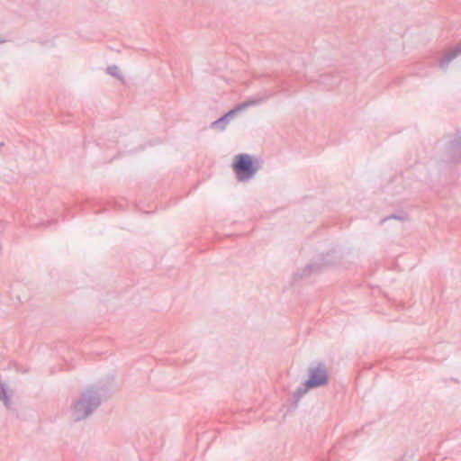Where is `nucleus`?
<instances>
[{
	"label": "nucleus",
	"instance_id": "f257e3e1",
	"mask_svg": "<svg viewBox=\"0 0 461 461\" xmlns=\"http://www.w3.org/2000/svg\"><path fill=\"white\" fill-rule=\"evenodd\" d=\"M101 391L95 386L84 390L70 405V413L76 421L89 417L102 403Z\"/></svg>",
	"mask_w": 461,
	"mask_h": 461
},
{
	"label": "nucleus",
	"instance_id": "f03ea898",
	"mask_svg": "<svg viewBox=\"0 0 461 461\" xmlns=\"http://www.w3.org/2000/svg\"><path fill=\"white\" fill-rule=\"evenodd\" d=\"M235 158L233 169L237 179L240 182H247L253 178L258 167L254 165L251 157L248 154H240Z\"/></svg>",
	"mask_w": 461,
	"mask_h": 461
},
{
	"label": "nucleus",
	"instance_id": "7ed1b4c3",
	"mask_svg": "<svg viewBox=\"0 0 461 461\" xmlns=\"http://www.w3.org/2000/svg\"><path fill=\"white\" fill-rule=\"evenodd\" d=\"M329 384V374L327 366L323 362L312 364L308 368L307 387H321Z\"/></svg>",
	"mask_w": 461,
	"mask_h": 461
},
{
	"label": "nucleus",
	"instance_id": "20e7f679",
	"mask_svg": "<svg viewBox=\"0 0 461 461\" xmlns=\"http://www.w3.org/2000/svg\"><path fill=\"white\" fill-rule=\"evenodd\" d=\"M444 161L447 163H458L461 161V136L456 137L448 142L444 149Z\"/></svg>",
	"mask_w": 461,
	"mask_h": 461
},
{
	"label": "nucleus",
	"instance_id": "39448f33",
	"mask_svg": "<svg viewBox=\"0 0 461 461\" xmlns=\"http://www.w3.org/2000/svg\"><path fill=\"white\" fill-rule=\"evenodd\" d=\"M233 112H228L226 113L223 116H221V118L213 121L212 122H211L210 124V127L211 129H213V130H216V131H223L227 125L229 124V122H230V120L233 118Z\"/></svg>",
	"mask_w": 461,
	"mask_h": 461
},
{
	"label": "nucleus",
	"instance_id": "423d86ee",
	"mask_svg": "<svg viewBox=\"0 0 461 461\" xmlns=\"http://www.w3.org/2000/svg\"><path fill=\"white\" fill-rule=\"evenodd\" d=\"M461 54V45H457L449 51H447L440 59L439 67L445 68L447 65L457 56Z\"/></svg>",
	"mask_w": 461,
	"mask_h": 461
},
{
	"label": "nucleus",
	"instance_id": "0eeeda50",
	"mask_svg": "<svg viewBox=\"0 0 461 461\" xmlns=\"http://www.w3.org/2000/svg\"><path fill=\"white\" fill-rule=\"evenodd\" d=\"M461 54V45H457L449 51H447L440 59L439 67L445 68L447 65L457 56Z\"/></svg>",
	"mask_w": 461,
	"mask_h": 461
},
{
	"label": "nucleus",
	"instance_id": "6e6552de",
	"mask_svg": "<svg viewBox=\"0 0 461 461\" xmlns=\"http://www.w3.org/2000/svg\"><path fill=\"white\" fill-rule=\"evenodd\" d=\"M274 95L270 92H264L262 94L257 95L256 96L249 98L247 101L248 106H256L258 105L267 100H268L270 97H272Z\"/></svg>",
	"mask_w": 461,
	"mask_h": 461
},
{
	"label": "nucleus",
	"instance_id": "1a4fd4ad",
	"mask_svg": "<svg viewBox=\"0 0 461 461\" xmlns=\"http://www.w3.org/2000/svg\"><path fill=\"white\" fill-rule=\"evenodd\" d=\"M0 400L4 402L6 408H10L12 405L11 397L7 393V388L5 384L0 383Z\"/></svg>",
	"mask_w": 461,
	"mask_h": 461
},
{
	"label": "nucleus",
	"instance_id": "9d476101",
	"mask_svg": "<svg viewBox=\"0 0 461 461\" xmlns=\"http://www.w3.org/2000/svg\"><path fill=\"white\" fill-rule=\"evenodd\" d=\"M106 72L113 77H117L119 79H122V74L120 73V70H119V68L115 65H113V66H109L107 67L106 68Z\"/></svg>",
	"mask_w": 461,
	"mask_h": 461
},
{
	"label": "nucleus",
	"instance_id": "9b49d317",
	"mask_svg": "<svg viewBox=\"0 0 461 461\" xmlns=\"http://www.w3.org/2000/svg\"><path fill=\"white\" fill-rule=\"evenodd\" d=\"M312 387H307L306 386V381L304 382L303 385L302 387H299L295 393H294V397L295 399L298 401L299 399H301L306 393L309 389H312Z\"/></svg>",
	"mask_w": 461,
	"mask_h": 461
},
{
	"label": "nucleus",
	"instance_id": "f8f14e48",
	"mask_svg": "<svg viewBox=\"0 0 461 461\" xmlns=\"http://www.w3.org/2000/svg\"><path fill=\"white\" fill-rule=\"evenodd\" d=\"M247 108H249L248 103H247V101H244V102L239 104L233 109L230 110V112H233V116H234L237 113L243 111Z\"/></svg>",
	"mask_w": 461,
	"mask_h": 461
},
{
	"label": "nucleus",
	"instance_id": "ddd939ff",
	"mask_svg": "<svg viewBox=\"0 0 461 461\" xmlns=\"http://www.w3.org/2000/svg\"><path fill=\"white\" fill-rule=\"evenodd\" d=\"M406 215L405 214H402V215H396V214H391L384 219L381 220V223H384L385 221L387 220H390V219H396V220H399V221H404L406 220Z\"/></svg>",
	"mask_w": 461,
	"mask_h": 461
},
{
	"label": "nucleus",
	"instance_id": "4468645a",
	"mask_svg": "<svg viewBox=\"0 0 461 461\" xmlns=\"http://www.w3.org/2000/svg\"><path fill=\"white\" fill-rule=\"evenodd\" d=\"M5 230V223L4 221H0V235L4 232Z\"/></svg>",
	"mask_w": 461,
	"mask_h": 461
},
{
	"label": "nucleus",
	"instance_id": "2eb2a0df",
	"mask_svg": "<svg viewBox=\"0 0 461 461\" xmlns=\"http://www.w3.org/2000/svg\"><path fill=\"white\" fill-rule=\"evenodd\" d=\"M315 267L314 265H308L307 266V269L311 270L312 268Z\"/></svg>",
	"mask_w": 461,
	"mask_h": 461
}]
</instances>
